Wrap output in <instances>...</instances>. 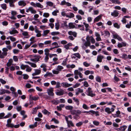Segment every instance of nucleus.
Instances as JSON below:
<instances>
[{
    "instance_id": "680f3d73",
    "label": "nucleus",
    "mask_w": 131,
    "mask_h": 131,
    "mask_svg": "<svg viewBox=\"0 0 131 131\" xmlns=\"http://www.w3.org/2000/svg\"><path fill=\"white\" fill-rule=\"evenodd\" d=\"M56 88H58L61 87L60 83L59 82H57L56 84Z\"/></svg>"
},
{
    "instance_id": "c85d7f7f",
    "label": "nucleus",
    "mask_w": 131,
    "mask_h": 131,
    "mask_svg": "<svg viewBox=\"0 0 131 131\" xmlns=\"http://www.w3.org/2000/svg\"><path fill=\"white\" fill-rule=\"evenodd\" d=\"M49 30H47L43 31V34H42L43 36H46L49 32Z\"/></svg>"
},
{
    "instance_id": "6e6d98bb",
    "label": "nucleus",
    "mask_w": 131,
    "mask_h": 131,
    "mask_svg": "<svg viewBox=\"0 0 131 131\" xmlns=\"http://www.w3.org/2000/svg\"><path fill=\"white\" fill-rule=\"evenodd\" d=\"M44 43H39L38 44L39 47L40 48H42L44 47Z\"/></svg>"
},
{
    "instance_id": "2f4dec72",
    "label": "nucleus",
    "mask_w": 131,
    "mask_h": 131,
    "mask_svg": "<svg viewBox=\"0 0 131 131\" xmlns=\"http://www.w3.org/2000/svg\"><path fill=\"white\" fill-rule=\"evenodd\" d=\"M63 69V68L62 66H57V70L58 71H61V70Z\"/></svg>"
},
{
    "instance_id": "ea45409f",
    "label": "nucleus",
    "mask_w": 131,
    "mask_h": 131,
    "mask_svg": "<svg viewBox=\"0 0 131 131\" xmlns=\"http://www.w3.org/2000/svg\"><path fill=\"white\" fill-rule=\"evenodd\" d=\"M1 7L4 10H6L7 8V6L6 4H4L1 5Z\"/></svg>"
},
{
    "instance_id": "39448f33",
    "label": "nucleus",
    "mask_w": 131,
    "mask_h": 131,
    "mask_svg": "<svg viewBox=\"0 0 131 131\" xmlns=\"http://www.w3.org/2000/svg\"><path fill=\"white\" fill-rule=\"evenodd\" d=\"M47 92L49 95L53 96L54 95V93L53 92V88L50 87L47 90Z\"/></svg>"
},
{
    "instance_id": "6e6552de",
    "label": "nucleus",
    "mask_w": 131,
    "mask_h": 131,
    "mask_svg": "<svg viewBox=\"0 0 131 131\" xmlns=\"http://www.w3.org/2000/svg\"><path fill=\"white\" fill-rule=\"evenodd\" d=\"M104 58L103 56L101 55L97 56V61L99 62H101L102 61V59Z\"/></svg>"
},
{
    "instance_id": "a19ab883",
    "label": "nucleus",
    "mask_w": 131,
    "mask_h": 131,
    "mask_svg": "<svg viewBox=\"0 0 131 131\" xmlns=\"http://www.w3.org/2000/svg\"><path fill=\"white\" fill-rule=\"evenodd\" d=\"M73 100L75 102L77 105H79V100L75 97H73Z\"/></svg>"
},
{
    "instance_id": "4be33fe9",
    "label": "nucleus",
    "mask_w": 131,
    "mask_h": 131,
    "mask_svg": "<svg viewBox=\"0 0 131 131\" xmlns=\"http://www.w3.org/2000/svg\"><path fill=\"white\" fill-rule=\"evenodd\" d=\"M72 46V43H69L67 45H65L64 46V47L66 49L68 50L69 49V47Z\"/></svg>"
},
{
    "instance_id": "f8f14e48",
    "label": "nucleus",
    "mask_w": 131,
    "mask_h": 131,
    "mask_svg": "<svg viewBox=\"0 0 131 131\" xmlns=\"http://www.w3.org/2000/svg\"><path fill=\"white\" fill-rule=\"evenodd\" d=\"M60 90L59 91L56 92V94L57 95L61 96L63 95L64 92V91L62 89H60Z\"/></svg>"
},
{
    "instance_id": "f704fd0d",
    "label": "nucleus",
    "mask_w": 131,
    "mask_h": 131,
    "mask_svg": "<svg viewBox=\"0 0 131 131\" xmlns=\"http://www.w3.org/2000/svg\"><path fill=\"white\" fill-rule=\"evenodd\" d=\"M9 32L11 34H14L15 33H18V32L17 30H13L12 31H10Z\"/></svg>"
},
{
    "instance_id": "4d7b16f0",
    "label": "nucleus",
    "mask_w": 131,
    "mask_h": 131,
    "mask_svg": "<svg viewBox=\"0 0 131 131\" xmlns=\"http://www.w3.org/2000/svg\"><path fill=\"white\" fill-rule=\"evenodd\" d=\"M83 124V122H80L78 123H77L76 125L77 127H80Z\"/></svg>"
},
{
    "instance_id": "20e7f679",
    "label": "nucleus",
    "mask_w": 131,
    "mask_h": 131,
    "mask_svg": "<svg viewBox=\"0 0 131 131\" xmlns=\"http://www.w3.org/2000/svg\"><path fill=\"white\" fill-rule=\"evenodd\" d=\"M30 4L34 7H38L41 8H42L43 7V6L39 3H35L33 2H31L30 3Z\"/></svg>"
},
{
    "instance_id": "c756f323",
    "label": "nucleus",
    "mask_w": 131,
    "mask_h": 131,
    "mask_svg": "<svg viewBox=\"0 0 131 131\" xmlns=\"http://www.w3.org/2000/svg\"><path fill=\"white\" fill-rule=\"evenodd\" d=\"M59 13V11L58 10H54L52 12V14L55 16H56L57 15V13Z\"/></svg>"
},
{
    "instance_id": "9b49d317",
    "label": "nucleus",
    "mask_w": 131,
    "mask_h": 131,
    "mask_svg": "<svg viewBox=\"0 0 131 131\" xmlns=\"http://www.w3.org/2000/svg\"><path fill=\"white\" fill-rule=\"evenodd\" d=\"M61 85L62 86H65L67 88L72 85V84H69L67 82H63L61 83Z\"/></svg>"
},
{
    "instance_id": "bf43d9fd",
    "label": "nucleus",
    "mask_w": 131,
    "mask_h": 131,
    "mask_svg": "<svg viewBox=\"0 0 131 131\" xmlns=\"http://www.w3.org/2000/svg\"><path fill=\"white\" fill-rule=\"evenodd\" d=\"M19 50L18 49H15L13 50V52L15 54L18 53L19 52Z\"/></svg>"
},
{
    "instance_id": "e2e57ef3",
    "label": "nucleus",
    "mask_w": 131,
    "mask_h": 131,
    "mask_svg": "<svg viewBox=\"0 0 131 131\" xmlns=\"http://www.w3.org/2000/svg\"><path fill=\"white\" fill-rule=\"evenodd\" d=\"M4 115L5 114L4 113H0V119L3 118Z\"/></svg>"
},
{
    "instance_id": "0e129e2a",
    "label": "nucleus",
    "mask_w": 131,
    "mask_h": 131,
    "mask_svg": "<svg viewBox=\"0 0 131 131\" xmlns=\"http://www.w3.org/2000/svg\"><path fill=\"white\" fill-rule=\"evenodd\" d=\"M83 64L86 67H88L90 66V64L87 63L86 62H84L83 63Z\"/></svg>"
},
{
    "instance_id": "c03bdc74",
    "label": "nucleus",
    "mask_w": 131,
    "mask_h": 131,
    "mask_svg": "<svg viewBox=\"0 0 131 131\" xmlns=\"http://www.w3.org/2000/svg\"><path fill=\"white\" fill-rule=\"evenodd\" d=\"M113 26L114 27L118 29L120 28V25L118 24L117 23H115L114 24Z\"/></svg>"
},
{
    "instance_id": "a211bd4d",
    "label": "nucleus",
    "mask_w": 131,
    "mask_h": 131,
    "mask_svg": "<svg viewBox=\"0 0 131 131\" xmlns=\"http://www.w3.org/2000/svg\"><path fill=\"white\" fill-rule=\"evenodd\" d=\"M102 16L100 15L95 18L94 19V22L95 23L99 21L101 19Z\"/></svg>"
},
{
    "instance_id": "774afa93",
    "label": "nucleus",
    "mask_w": 131,
    "mask_h": 131,
    "mask_svg": "<svg viewBox=\"0 0 131 131\" xmlns=\"http://www.w3.org/2000/svg\"><path fill=\"white\" fill-rule=\"evenodd\" d=\"M75 55L76 57H77L78 58L80 59V58L81 56L79 53H75Z\"/></svg>"
},
{
    "instance_id": "393cba45",
    "label": "nucleus",
    "mask_w": 131,
    "mask_h": 131,
    "mask_svg": "<svg viewBox=\"0 0 131 131\" xmlns=\"http://www.w3.org/2000/svg\"><path fill=\"white\" fill-rule=\"evenodd\" d=\"M49 49L48 48L45 49L44 50L45 54V55H49Z\"/></svg>"
},
{
    "instance_id": "0eeeda50",
    "label": "nucleus",
    "mask_w": 131,
    "mask_h": 131,
    "mask_svg": "<svg viewBox=\"0 0 131 131\" xmlns=\"http://www.w3.org/2000/svg\"><path fill=\"white\" fill-rule=\"evenodd\" d=\"M113 38L115 39H117L119 41H122V38L117 34H113Z\"/></svg>"
},
{
    "instance_id": "ddd939ff",
    "label": "nucleus",
    "mask_w": 131,
    "mask_h": 131,
    "mask_svg": "<svg viewBox=\"0 0 131 131\" xmlns=\"http://www.w3.org/2000/svg\"><path fill=\"white\" fill-rule=\"evenodd\" d=\"M119 14L118 11L117 10H114L113 12L111 13V15L112 16H113L115 17H116L118 16Z\"/></svg>"
},
{
    "instance_id": "423d86ee",
    "label": "nucleus",
    "mask_w": 131,
    "mask_h": 131,
    "mask_svg": "<svg viewBox=\"0 0 131 131\" xmlns=\"http://www.w3.org/2000/svg\"><path fill=\"white\" fill-rule=\"evenodd\" d=\"M105 112L108 114H111L112 112H113L114 111V109L112 108L111 109L109 107H106L105 109Z\"/></svg>"
},
{
    "instance_id": "338daca9",
    "label": "nucleus",
    "mask_w": 131,
    "mask_h": 131,
    "mask_svg": "<svg viewBox=\"0 0 131 131\" xmlns=\"http://www.w3.org/2000/svg\"><path fill=\"white\" fill-rule=\"evenodd\" d=\"M51 42V41L50 40L47 41H45L44 43L45 45H47L50 44Z\"/></svg>"
},
{
    "instance_id": "7c9ffc66",
    "label": "nucleus",
    "mask_w": 131,
    "mask_h": 131,
    "mask_svg": "<svg viewBox=\"0 0 131 131\" xmlns=\"http://www.w3.org/2000/svg\"><path fill=\"white\" fill-rule=\"evenodd\" d=\"M38 109V107H36L32 109V113L33 114H35L37 111V110Z\"/></svg>"
},
{
    "instance_id": "4c0bfd02",
    "label": "nucleus",
    "mask_w": 131,
    "mask_h": 131,
    "mask_svg": "<svg viewBox=\"0 0 131 131\" xmlns=\"http://www.w3.org/2000/svg\"><path fill=\"white\" fill-rule=\"evenodd\" d=\"M6 126L7 127L11 128H13L14 127V125L11 123H7L6 124Z\"/></svg>"
},
{
    "instance_id": "bb28decb",
    "label": "nucleus",
    "mask_w": 131,
    "mask_h": 131,
    "mask_svg": "<svg viewBox=\"0 0 131 131\" xmlns=\"http://www.w3.org/2000/svg\"><path fill=\"white\" fill-rule=\"evenodd\" d=\"M113 3L115 4H120L121 2L118 0H110Z\"/></svg>"
},
{
    "instance_id": "8fccbe9b",
    "label": "nucleus",
    "mask_w": 131,
    "mask_h": 131,
    "mask_svg": "<svg viewBox=\"0 0 131 131\" xmlns=\"http://www.w3.org/2000/svg\"><path fill=\"white\" fill-rule=\"evenodd\" d=\"M9 38L10 40L12 41H14L16 40V39L14 37H12V36H10Z\"/></svg>"
},
{
    "instance_id": "5701e85b",
    "label": "nucleus",
    "mask_w": 131,
    "mask_h": 131,
    "mask_svg": "<svg viewBox=\"0 0 131 131\" xmlns=\"http://www.w3.org/2000/svg\"><path fill=\"white\" fill-rule=\"evenodd\" d=\"M66 16L67 17H68L70 18H71L72 17H73L74 16V14L72 13H70L69 15H66Z\"/></svg>"
},
{
    "instance_id": "72a5a7b5",
    "label": "nucleus",
    "mask_w": 131,
    "mask_h": 131,
    "mask_svg": "<svg viewBox=\"0 0 131 131\" xmlns=\"http://www.w3.org/2000/svg\"><path fill=\"white\" fill-rule=\"evenodd\" d=\"M30 97L31 98V99L32 100H34L35 101H36L38 100L39 98V97H36V96H33L31 97V96H30Z\"/></svg>"
},
{
    "instance_id": "6ab92c4d",
    "label": "nucleus",
    "mask_w": 131,
    "mask_h": 131,
    "mask_svg": "<svg viewBox=\"0 0 131 131\" xmlns=\"http://www.w3.org/2000/svg\"><path fill=\"white\" fill-rule=\"evenodd\" d=\"M127 128V126L126 125H123L121 127L118 129L121 131H125V129Z\"/></svg>"
},
{
    "instance_id": "aec40b11",
    "label": "nucleus",
    "mask_w": 131,
    "mask_h": 131,
    "mask_svg": "<svg viewBox=\"0 0 131 131\" xmlns=\"http://www.w3.org/2000/svg\"><path fill=\"white\" fill-rule=\"evenodd\" d=\"M51 103L55 105H57L60 103L59 100H53L51 101Z\"/></svg>"
},
{
    "instance_id": "3c124183",
    "label": "nucleus",
    "mask_w": 131,
    "mask_h": 131,
    "mask_svg": "<svg viewBox=\"0 0 131 131\" xmlns=\"http://www.w3.org/2000/svg\"><path fill=\"white\" fill-rule=\"evenodd\" d=\"M122 58L125 59H127V55L126 54H124L122 55Z\"/></svg>"
},
{
    "instance_id": "a18cd8bd",
    "label": "nucleus",
    "mask_w": 131,
    "mask_h": 131,
    "mask_svg": "<svg viewBox=\"0 0 131 131\" xmlns=\"http://www.w3.org/2000/svg\"><path fill=\"white\" fill-rule=\"evenodd\" d=\"M43 16L44 17L47 18L49 16V14L48 13H43Z\"/></svg>"
},
{
    "instance_id": "de8ad7c7",
    "label": "nucleus",
    "mask_w": 131,
    "mask_h": 131,
    "mask_svg": "<svg viewBox=\"0 0 131 131\" xmlns=\"http://www.w3.org/2000/svg\"><path fill=\"white\" fill-rule=\"evenodd\" d=\"M82 107L85 110H88L89 108L88 106L85 104H83V105Z\"/></svg>"
},
{
    "instance_id": "b1692460",
    "label": "nucleus",
    "mask_w": 131,
    "mask_h": 131,
    "mask_svg": "<svg viewBox=\"0 0 131 131\" xmlns=\"http://www.w3.org/2000/svg\"><path fill=\"white\" fill-rule=\"evenodd\" d=\"M42 112L45 115L47 114L48 115H49L50 114V113L48 112L47 110L46 109H45L42 111Z\"/></svg>"
},
{
    "instance_id": "f257e3e1",
    "label": "nucleus",
    "mask_w": 131,
    "mask_h": 131,
    "mask_svg": "<svg viewBox=\"0 0 131 131\" xmlns=\"http://www.w3.org/2000/svg\"><path fill=\"white\" fill-rule=\"evenodd\" d=\"M31 57L32 58H33L30 59V60L35 62H38L39 61L40 59L41 58V57L39 55H32Z\"/></svg>"
},
{
    "instance_id": "79ce46f5",
    "label": "nucleus",
    "mask_w": 131,
    "mask_h": 131,
    "mask_svg": "<svg viewBox=\"0 0 131 131\" xmlns=\"http://www.w3.org/2000/svg\"><path fill=\"white\" fill-rule=\"evenodd\" d=\"M60 33L59 32H53L51 33V34L52 36H55L59 34Z\"/></svg>"
},
{
    "instance_id": "412c9836",
    "label": "nucleus",
    "mask_w": 131,
    "mask_h": 131,
    "mask_svg": "<svg viewBox=\"0 0 131 131\" xmlns=\"http://www.w3.org/2000/svg\"><path fill=\"white\" fill-rule=\"evenodd\" d=\"M67 123L68 127H71V126L73 127L74 126V125H73L72 122L71 121H69Z\"/></svg>"
},
{
    "instance_id": "473e14b6",
    "label": "nucleus",
    "mask_w": 131,
    "mask_h": 131,
    "mask_svg": "<svg viewBox=\"0 0 131 131\" xmlns=\"http://www.w3.org/2000/svg\"><path fill=\"white\" fill-rule=\"evenodd\" d=\"M27 67H28V65H24L23 64H22L20 66V68L24 70Z\"/></svg>"
},
{
    "instance_id": "58836bf2",
    "label": "nucleus",
    "mask_w": 131,
    "mask_h": 131,
    "mask_svg": "<svg viewBox=\"0 0 131 131\" xmlns=\"http://www.w3.org/2000/svg\"><path fill=\"white\" fill-rule=\"evenodd\" d=\"M46 4L50 6H52L53 5V3L50 1L47 2Z\"/></svg>"
},
{
    "instance_id": "603ef678",
    "label": "nucleus",
    "mask_w": 131,
    "mask_h": 131,
    "mask_svg": "<svg viewBox=\"0 0 131 131\" xmlns=\"http://www.w3.org/2000/svg\"><path fill=\"white\" fill-rule=\"evenodd\" d=\"M76 116H78L79 115L81 114L82 112L80 110H77V111L76 110Z\"/></svg>"
},
{
    "instance_id": "c9c22d12",
    "label": "nucleus",
    "mask_w": 131,
    "mask_h": 131,
    "mask_svg": "<svg viewBox=\"0 0 131 131\" xmlns=\"http://www.w3.org/2000/svg\"><path fill=\"white\" fill-rule=\"evenodd\" d=\"M70 113L73 115H76V110H72L70 111Z\"/></svg>"
},
{
    "instance_id": "2eb2a0df",
    "label": "nucleus",
    "mask_w": 131,
    "mask_h": 131,
    "mask_svg": "<svg viewBox=\"0 0 131 131\" xmlns=\"http://www.w3.org/2000/svg\"><path fill=\"white\" fill-rule=\"evenodd\" d=\"M53 75L51 73L49 72L48 71L46 72V74L44 75V77L45 78H46L47 77H53Z\"/></svg>"
},
{
    "instance_id": "1a4fd4ad",
    "label": "nucleus",
    "mask_w": 131,
    "mask_h": 131,
    "mask_svg": "<svg viewBox=\"0 0 131 131\" xmlns=\"http://www.w3.org/2000/svg\"><path fill=\"white\" fill-rule=\"evenodd\" d=\"M35 73L32 74L33 76L39 74L41 73V70L40 69H36L35 70Z\"/></svg>"
},
{
    "instance_id": "5fc2aeb1",
    "label": "nucleus",
    "mask_w": 131,
    "mask_h": 131,
    "mask_svg": "<svg viewBox=\"0 0 131 131\" xmlns=\"http://www.w3.org/2000/svg\"><path fill=\"white\" fill-rule=\"evenodd\" d=\"M38 95L39 96H40L41 97L43 98L45 94L43 93H38Z\"/></svg>"
},
{
    "instance_id": "9d476101",
    "label": "nucleus",
    "mask_w": 131,
    "mask_h": 131,
    "mask_svg": "<svg viewBox=\"0 0 131 131\" xmlns=\"http://www.w3.org/2000/svg\"><path fill=\"white\" fill-rule=\"evenodd\" d=\"M18 4L19 6L22 7H24L26 5V3L24 1H19L18 3Z\"/></svg>"
},
{
    "instance_id": "a878e982",
    "label": "nucleus",
    "mask_w": 131,
    "mask_h": 131,
    "mask_svg": "<svg viewBox=\"0 0 131 131\" xmlns=\"http://www.w3.org/2000/svg\"><path fill=\"white\" fill-rule=\"evenodd\" d=\"M69 26L70 29L74 28H75V26L72 23H70L69 24Z\"/></svg>"
},
{
    "instance_id": "13d9d810",
    "label": "nucleus",
    "mask_w": 131,
    "mask_h": 131,
    "mask_svg": "<svg viewBox=\"0 0 131 131\" xmlns=\"http://www.w3.org/2000/svg\"><path fill=\"white\" fill-rule=\"evenodd\" d=\"M23 79H27L29 77L26 74H23Z\"/></svg>"
},
{
    "instance_id": "cd10ccee",
    "label": "nucleus",
    "mask_w": 131,
    "mask_h": 131,
    "mask_svg": "<svg viewBox=\"0 0 131 131\" xmlns=\"http://www.w3.org/2000/svg\"><path fill=\"white\" fill-rule=\"evenodd\" d=\"M73 107L71 106H66L65 108L66 110H71L73 109Z\"/></svg>"
},
{
    "instance_id": "dca6fc26",
    "label": "nucleus",
    "mask_w": 131,
    "mask_h": 131,
    "mask_svg": "<svg viewBox=\"0 0 131 131\" xmlns=\"http://www.w3.org/2000/svg\"><path fill=\"white\" fill-rule=\"evenodd\" d=\"M87 37L89 41L91 40V43L93 44L95 43V40L92 36H91L90 37L89 36H87Z\"/></svg>"
},
{
    "instance_id": "e433bc0d",
    "label": "nucleus",
    "mask_w": 131,
    "mask_h": 131,
    "mask_svg": "<svg viewBox=\"0 0 131 131\" xmlns=\"http://www.w3.org/2000/svg\"><path fill=\"white\" fill-rule=\"evenodd\" d=\"M104 34H105V36H108V37H109L110 36V33L108 31H104Z\"/></svg>"
},
{
    "instance_id": "f3484780",
    "label": "nucleus",
    "mask_w": 131,
    "mask_h": 131,
    "mask_svg": "<svg viewBox=\"0 0 131 131\" xmlns=\"http://www.w3.org/2000/svg\"><path fill=\"white\" fill-rule=\"evenodd\" d=\"M86 40L87 41L85 42L84 43V45L86 47L89 46L90 45V41H89L87 37L86 38Z\"/></svg>"
},
{
    "instance_id": "37998d69",
    "label": "nucleus",
    "mask_w": 131,
    "mask_h": 131,
    "mask_svg": "<svg viewBox=\"0 0 131 131\" xmlns=\"http://www.w3.org/2000/svg\"><path fill=\"white\" fill-rule=\"evenodd\" d=\"M60 25L58 22L56 23L55 24V28L57 30H58L59 29V27Z\"/></svg>"
},
{
    "instance_id": "69168bd1",
    "label": "nucleus",
    "mask_w": 131,
    "mask_h": 131,
    "mask_svg": "<svg viewBox=\"0 0 131 131\" xmlns=\"http://www.w3.org/2000/svg\"><path fill=\"white\" fill-rule=\"evenodd\" d=\"M78 13L82 15H83L84 14V12L81 10H79Z\"/></svg>"
},
{
    "instance_id": "f03ea898",
    "label": "nucleus",
    "mask_w": 131,
    "mask_h": 131,
    "mask_svg": "<svg viewBox=\"0 0 131 131\" xmlns=\"http://www.w3.org/2000/svg\"><path fill=\"white\" fill-rule=\"evenodd\" d=\"M74 75H75L74 78L76 79H78V75H79L80 78H83V75L82 73L80 71H79L78 70H75L74 71Z\"/></svg>"
},
{
    "instance_id": "49530a36",
    "label": "nucleus",
    "mask_w": 131,
    "mask_h": 131,
    "mask_svg": "<svg viewBox=\"0 0 131 131\" xmlns=\"http://www.w3.org/2000/svg\"><path fill=\"white\" fill-rule=\"evenodd\" d=\"M26 68V71L27 72H30L31 71V68L30 67H29L28 66V67H27Z\"/></svg>"
},
{
    "instance_id": "09e8293b",
    "label": "nucleus",
    "mask_w": 131,
    "mask_h": 131,
    "mask_svg": "<svg viewBox=\"0 0 131 131\" xmlns=\"http://www.w3.org/2000/svg\"><path fill=\"white\" fill-rule=\"evenodd\" d=\"M101 78L99 76H97L96 77V80L97 82H100L101 81Z\"/></svg>"
},
{
    "instance_id": "7ed1b4c3",
    "label": "nucleus",
    "mask_w": 131,
    "mask_h": 131,
    "mask_svg": "<svg viewBox=\"0 0 131 131\" xmlns=\"http://www.w3.org/2000/svg\"><path fill=\"white\" fill-rule=\"evenodd\" d=\"M86 92L87 93V95L93 97L95 95L94 93H93V91H92V89L91 88H88V89L86 90Z\"/></svg>"
},
{
    "instance_id": "864d4df0",
    "label": "nucleus",
    "mask_w": 131,
    "mask_h": 131,
    "mask_svg": "<svg viewBox=\"0 0 131 131\" xmlns=\"http://www.w3.org/2000/svg\"><path fill=\"white\" fill-rule=\"evenodd\" d=\"M83 85L85 87H88L89 85L88 82L86 81L84 82Z\"/></svg>"
},
{
    "instance_id": "4468645a",
    "label": "nucleus",
    "mask_w": 131,
    "mask_h": 131,
    "mask_svg": "<svg viewBox=\"0 0 131 131\" xmlns=\"http://www.w3.org/2000/svg\"><path fill=\"white\" fill-rule=\"evenodd\" d=\"M68 34L70 35H73L74 37H76L77 36V33L75 31H70L68 32Z\"/></svg>"
},
{
    "instance_id": "052dcab7",
    "label": "nucleus",
    "mask_w": 131,
    "mask_h": 131,
    "mask_svg": "<svg viewBox=\"0 0 131 131\" xmlns=\"http://www.w3.org/2000/svg\"><path fill=\"white\" fill-rule=\"evenodd\" d=\"M51 121H54L55 123L56 124H58L59 123L58 121L55 119V118H52L51 120Z\"/></svg>"
}]
</instances>
